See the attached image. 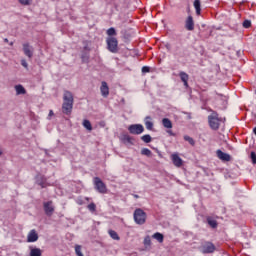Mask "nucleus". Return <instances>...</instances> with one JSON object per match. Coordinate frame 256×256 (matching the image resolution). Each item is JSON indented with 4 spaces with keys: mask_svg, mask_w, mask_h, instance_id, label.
I'll list each match as a JSON object with an SVG mask.
<instances>
[{
    "mask_svg": "<svg viewBox=\"0 0 256 256\" xmlns=\"http://www.w3.org/2000/svg\"><path fill=\"white\" fill-rule=\"evenodd\" d=\"M30 256H42L43 255V251L41 250V248H33L30 247Z\"/></svg>",
    "mask_w": 256,
    "mask_h": 256,
    "instance_id": "a211bd4d",
    "label": "nucleus"
},
{
    "mask_svg": "<svg viewBox=\"0 0 256 256\" xmlns=\"http://www.w3.org/2000/svg\"><path fill=\"white\" fill-rule=\"evenodd\" d=\"M231 160V155L225 154V161H230Z\"/></svg>",
    "mask_w": 256,
    "mask_h": 256,
    "instance_id": "ea45409f",
    "label": "nucleus"
},
{
    "mask_svg": "<svg viewBox=\"0 0 256 256\" xmlns=\"http://www.w3.org/2000/svg\"><path fill=\"white\" fill-rule=\"evenodd\" d=\"M21 66L25 67V69H27V67H29V64H27L26 60H21Z\"/></svg>",
    "mask_w": 256,
    "mask_h": 256,
    "instance_id": "58836bf2",
    "label": "nucleus"
},
{
    "mask_svg": "<svg viewBox=\"0 0 256 256\" xmlns=\"http://www.w3.org/2000/svg\"><path fill=\"white\" fill-rule=\"evenodd\" d=\"M144 125L148 131H153V119L151 116H146L144 120Z\"/></svg>",
    "mask_w": 256,
    "mask_h": 256,
    "instance_id": "f3484780",
    "label": "nucleus"
},
{
    "mask_svg": "<svg viewBox=\"0 0 256 256\" xmlns=\"http://www.w3.org/2000/svg\"><path fill=\"white\" fill-rule=\"evenodd\" d=\"M63 103L73 104L74 103L73 93H71L68 90H65L63 94Z\"/></svg>",
    "mask_w": 256,
    "mask_h": 256,
    "instance_id": "1a4fd4ad",
    "label": "nucleus"
},
{
    "mask_svg": "<svg viewBox=\"0 0 256 256\" xmlns=\"http://www.w3.org/2000/svg\"><path fill=\"white\" fill-rule=\"evenodd\" d=\"M94 187L98 193H107V185H105L103 180H101L99 177L94 178Z\"/></svg>",
    "mask_w": 256,
    "mask_h": 256,
    "instance_id": "20e7f679",
    "label": "nucleus"
},
{
    "mask_svg": "<svg viewBox=\"0 0 256 256\" xmlns=\"http://www.w3.org/2000/svg\"><path fill=\"white\" fill-rule=\"evenodd\" d=\"M0 155H3V152L0 150Z\"/></svg>",
    "mask_w": 256,
    "mask_h": 256,
    "instance_id": "de8ad7c7",
    "label": "nucleus"
},
{
    "mask_svg": "<svg viewBox=\"0 0 256 256\" xmlns=\"http://www.w3.org/2000/svg\"><path fill=\"white\" fill-rule=\"evenodd\" d=\"M144 245H145L146 247H151V236H146V237L144 238Z\"/></svg>",
    "mask_w": 256,
    "mask_h": 256,
    "instance_id": "7c9ffc66",
    "label": "nucleus"
},
{
    "mask_svg": "<svg viewBox=\"0 0 256 256\" xmlns=\"http://www.w3.org/2000/svg\"><path fill=\"white\" fill-rule=\"evenodd\" d=\"M53 115H55V113H53V110H50L48 117H53Z\"/></svg>",
    "mask_w": 256,
    "mask_h": 256,
    "instance_id": "79ce46f5",
    "label": "nucleus"
},
{
    "mask_svg": "<svg viewBox=\"0 0 256 256\" xmlns=\"http://www.w3.org/2000/svg\"><path fill=\"white\" fill-rule=\"evenodd\" d=\"M227 55L230 59H237V57H239V51H237L235 47L232 46L228 48Z\"/></svg>",
    "mask_w": 256,
    "mask_h": 256,
    "instance_id": "dca6fc26",
    "label": "nucleus"
},
{
    "mask_svg": "<svg viewBox=\"0 0 256 256\" xmlns=\"http://www.w3.org/2000/svg\"><path fill=\"white\" fill-rule=\"evenodd\" d=\"M250 157L252 159V163L255 165V163H256V154H255V152H251Z\"/></svg>",
    "mask_w": 256,
    "mask_h": 256,
    "instance_id": "e433bc0d",
    "label": "nucleus"
},
{
    "mask_svg": "<svg viewBox=\"0 0 256 256\" xmlns=\"http://www.w3.org/2000/svg\"><path fill=\"white\" fill-rule=\"evenodd\" d=\"M22 47H23L24 55H26V57L31 59L33 57V46L29 45V43H24Z\"/></svg>",
    "mask_w": 256,
    "mask_h": 256,
    "instance_id": "6e6552de",
    "label": "nucleus"
},
{
    "mask_svg": "<svg viewBox=\"0 0 256 256\" xmlns=\"http://www.w3.org/2000/svg\"><path fill=\"white\" fill-rule=\"evenodd\" d=\"M141 140L144 142V143H151L152 141V138H151V135L149 134H145L141 137Z\"/></svg>",
    "mask_w": 256,
    "mask_h": 256,
    "instance_id": "bb28decb",
    "label": "nucleus"
},
{
    "mask_svg": "<svg viewBox=\"0 0 256 256\" xmlns=\"http://www.w3.org/2000/svg\"><path fill=\"white\" fill-rule=\"evenodd\" d=\"M32 0H19V3L21 5H31Z\"/></svg>",
    "mask_w": 256,
    "mask_h": 256,
    "instance_id": "c9c22d12",
    "label": "nucleus"
},
{
    "mask_svg": "<svg viewBox=\"0 0 256 256\" xmlns=\"http://www.w3.org/2000/svg\"><path fill=\"white\" fill-rule=\"evenodd\" d=\"M206 221H207V223H208V225H210V227L212 228V229H217V220H215L213 217H211V216H208L207 218H206Z\"/></svg>",
    "mask_w": 256,
    "mask_h": 256,
    "instance_id": "6ab92c4d",
    "label": "nucleus"
},
{
    "mask_svg": "<svg viewBox=\"0 0 256 256\" xmlns=\"http://www.w3.org/2000/svg\"><path fill=\"white\" fill-rule=\"evenodd\" d=\"M179 77H180L182 83H184V87H186V88L189 87V74H187L186 72L181 71L179 73Z\"/></svg>",
    "mask_w": 256,
    "mask_h": 256,
    "instance_id": "2eb2a0df",
    "label": "nucleus"
},
{
    "mask_svg": "<svg viewBox=\"0 0 256 256\" xmlns=\"http://www.w3.org/2000/svg\"><path fill=\"white\" fill-rule=\"evenodd\" d=\"M39 185L42 187V189L45 188V183L40 182Z\"/></svg>",
    "mask_w": 256,
    "mask_h": 256,
    "instance_id": "37998d69",
    "label": "nucleus"
},
{
    "mask_svg": "<svg viewBox=\"0 0 256 256\" xmlns=\"http://www.w3.org/2000/svg\"><path fill=\"white\" fill-rule=\"evenodd\" d=\"M38 239L39 235L37 234V231L31 230L27 237L28 243H35V241H38Z\"/></svg>",
    "mask_w": 256,
    "mask_h": 256,
    "instance_id": "9b49d317",
    "label": "nucleus"
},
{
    "mask_svg": "<svg viewBox=\"0 0 256 256\" xmlns=\"http://www.w3.org/2000/svg\"><path fill=\"white\" fill-rule=\"evenodd\" d=\"M217 157L218 159H221L222 161H225V152L221 151V150H217Z\"/></svg>",
    "mask_w": 256,
    "mask_h": 256,
    "instance_id": "c756f323",
    "label": "nucleus"
},
{
    "mask_svg": "<svg viewBox=\"0 0 256 256\" xmlns=\"http://www.w3.org/2000/svg\"><path fill=\"white\" fill-rule=\"evenodd\" d=\"M72 111H73V104H69V103L62 104V113H64V115H71Z\"/></svg>",
    "mask_w": 256,
    "mask_h": 256,
    "instance_id": "ddd939ff",
    "label": "nucleus"
},
{
    "mask_svg": "<svg viewBox=\"0 0 256 256\" xmlns=\"http://www.w3.org/2000/svg\"><path fill=\"white\" fill-rule=\"evenodd\" d=\"M167 133L170 134L171 137H175V133H173L172 130H168Z\"/></svg>",
    "mask_w": 256,
    "mask_h": 256,
    "instance_id": "a19ab883",
    "label": "nucleus"
},
{
    "mask_svg": "<svg viewBox=\"0 0 256 256\" xmlns=\"http://www.w3.org/2000/svg\"><path fill=\"white\" fill-rule=\"evenodd\" d=\"M185 29L187 31H193L195 29V21H193V16H188L185 21Z\"/></svg>",
    "mask_w": 256,
    "mask_h": 256,
    "instance_id": "9d476101",
    "label": "nucleus"
},
{
    "mask_svg": "<svg viewBox=\"0 0 256 256\" xmlns=\"http://www.w3.org/2000/svg\"><path fill=\"white\" fill-rule=\"evenodd\" d=\"M15 90L17 95H25V93H27L23 85H16Z\"/></svg>",
    "mask_w": 256,
    "mask_h": 256,
    "instance_id": "b1692460",
    "label": "nucleus"
},
{
    "mask_svg": "<svg viewBox=\"0 0 256 256\" xmlns=\"http://www.w3.org/2000/svg\"><path fill=\"white\" fill-rule=\"evenodd\" d=\"M4 43H9V39L4 38Z\"/></svg>",
    "mask_w": 256,
    "mask_h": 256,
    "instance_id": "c03bdc74",
    "label": "nucleus"
},
{
    "mask_svg": "<svg viewBox=\"0 0 256 256\" xmlns=\"http://www.w3.org/2000/svg\"><path fill=\"white\" fill-rule=\"evenodd\" d=\"M152 239H156V241H158V243H163L165 236H163V234L156 232L152 235Z\"/></svg>",
    "mask_w": 256,
    "mask_h": 256,
    "instance_id": "5701e85b",
    "label": "nucleus"
},
{
    "mask_svg": "<svg viewBox=\"0 0 256 256\" xmlns=\"http://www.w3.org/2000/svg\"><path fill=\"white\" fill-rule=\"evenodd\" d=\"M128 131L132 135H141L145 131V128L141 124H132L128 127Z\"/></svg>",
    "mask_w": 256,
    "mask_h": 256,
    "instance_id": "423d86ee",
    "label": "nucleus"
},
{
    "mask_svg": "<svg viewBox=\"0 0 256 256\" xmlns=\"http://www.w3.org/2000/svg\"><path fill=\"white\" fill-rule=\"evenodd\" d=\"M243 27L244 29H249V27H251V22L249 20H245L243 22Z\"/></svg>",
    "mask_w": 256,
    "mask_h": 256,
    "instance_id": "f704fd0d",
    "label": "nucleus"
},
{
    "mask_svg": "<svg viewBox=\"0 0 256 256\" xmlns=\"http://www.w3.org/2000/svg\"><path fill=\"white\" fill-rule=\"evenodd\" d=\"M75 253L77 256H84L83 252H81V245H76L75 246Z\"/></svg>",
    "mask_w": 256,
    "mask_h": 256,
    "instance_id": "2f4dec72",
    "label": "nucleus"
},
{
    "mask_svg": "<svg viewBox=\"0 0 256 256\" xmlns=\"http://www.w3.org/2000/svg\"><path fill=\"white\" fill-rule=\"evenodd\" d=\"M122 141H123V143H128V145H133L134 139H133V137H131L130 135L124 134V135L122 136Z\"/></svg>",
    "mask_w": 256,
    "mask_h": 256,
    "instance_id": "4be33fe9",
    "label": "nucleus"
},
{
    "mask_svg": "<svg viewBox=\"0 0 256 256\" xmlns=\"http://www.w3.org/2000/svg\"><path fill=\"white\" fill-rule=\"evenodd\" d=\"M184 141H188L190 145H195V140H193V138H191L190 136H184Z\"/></svg>",
    "mask_w": 256,
    "mask_h": 256,
    "instance_id": "72a5a7b5",
    "label": "nucleus"
},
{
    "mask_svg": "<svg viewBox=\"0 0 256 256\" xmlns=\"http://www.w3.org/2000/svg\"><path fill=\"white\" fill-rule=\"evenodd\" d=\"M162 125L165 129H173V122H171L169 118H163Z\"/></svg>",
    "mask_w": 256,
    "mask_h": 256,
    "instance_id": "aec40b11",
    "label": "nucleus"
},
{
    "mask_svg": "<svg viewBox=\"0 0 256 256\" xmlns=\"http://www.w3.org/2000/svg\"><path fill=\"white\" fill-rule=\"evenodd\" d=\"M82 125L85 129H87V131H93V126L89 120H84Z\"/></svg>",
    "mask_w": 256,
    "mask_h": 256,
    "instance_id": "a878e982",
    "label": "nucleus"
},
{
    "mask_svg": "<svg viewBox=\"0 0 256 256\" xmlns=\"http://www.w3.org/2000/svg\"><path fill=\"white\" fill-rule=\"evenodd\" d=\"M43 209L47 217H52L53 214L55 213V206L53 205V201L50 200V201L44 202Z\"/></svg>",
    "mask_w": 256,
    "mask_h": 256,
    "instance_id": "39448f33",
    "label": "nucleus"
},
{
    "mask_svg": "<svg viewBox=\"0 0 256 256\" xmlns=\"http://www.w3.org/2000/svg\"><path fill=\"white\" fill-rule=\"evenodd\" d=\"M171 159L175 167H181L183 165V159L178 154H172Z\"/></svg>",
    "mask_w": 256,
    "mask_h": 256,
    "instance_id": "f8f14e48",
    "label": "nucleus"
},
{
    "mask_svg": "<svg viewBox=\"0 0 256 256\" xmlns=\"http://www.w3.org/2000/svg\"><path fill=\"white\" fill-rule=\"evenodd\" d=\"M133 216H134V221L136 225H145L147 221V213L143 211V209L137 208L134 211Z\"/></svg>",
    "mask_w": 256,
    "mask_h": 256,
    "instance_id": "f257e3e1",
    "label": "nucleus"
},
{
    "mask_svg": "<svg viewBox=\"0 0 256 256\" xmlns=\"http://www.w3.org/2000/svg\"><path fill=\"white\" fill-rule=\"evenodd\" d=\"M208 123L211 129L217 131V129H219V126L221 125V120H219V116H217L216 113H212L208 116Z\"/></svg>",
    "mask_w": 256,
    "mask_h": 256,
    "instance_id": "7ed1b4c3",
    "label": "nucleus"
},
{
    "mask_svg": "<svg viewBox=\"0 0 256 256\" xmlns=\"http://www.w3.org/2000/svg\"><path fill=\"white\" fill-rule=\"evenodd\" d=\"M149 71H151L150 67H148V66L142 67V73H149Z\"/></svg>",
    "mask_w": 256,
    "mask_h": 256,
    "instance_id": "4c0bfd02",
    "label": "nucleus"
},
{
    "mask_svg": "<svg viewBox=\"0 0 256 256\" xmlns=\"http://www.w3.org/2000/svg\"><path fill=\"white\" fill-rule=\"evenodd\" d=\"M141 154H142V155H145L146 157H151L152 152H151V150H149V148H143V149L141 150Z\"/></svg>",
    "mask_w": 256,
    "mask_h": 256,
    "instance_id": "cd10ccee",
    "label": "nucleus"
},
{
    "mask_svg": "<svg viewBox=\"0 0 256 256\" xmlns=\"http://www.w3.org/2000/svg\"><path fill=\"white\" fill-rule=\"evenodd\" d=\"M9 45H10V47H13V42H10Z\"/></svg>",
    "mask_w": 256,
    "mask_h": 256,
    "instance_id": "49530a36",
    "label": "nucleus"
},
{
    "mask_svg": "<svg viewBox=\"0 0 256 256\" xmlns=\"http://www.w3.org/2000/svg\"><path fill=\"white\" fill-rule=\"evenodd\" d=\"M111 239H114V241H119L121 238L119 237V234L115 232V230H109L108 231Z\"/></svg>",
    "mask_w": 256,
    "mask_h": 256,
    "instance_id": "393cba45",
    "label": "nucleus"
},
{
    "mask_svg": "<svg viewBox=\"0 0 256 256\" xmlns=\"http://www.w3.org/2000/svg\"><path fill=\"white\" fill-rule=\"evenodd\" d=\"M107 35H109V37H113V35H117V32L115 31V28H109L107 30Z\"/></svg>",
    "mask_w": 256,
    "mask_h": 256,
    "instance_id": "473e14b6",
    "label": "nucleus"
},
{
    "mask_svg": "<svg viewBox=\"0 0 256 256\" xmlns=\"http://www.w3.org/2000/svg\"><path fill=\"white\" fill-rule=\"evenodd\" d=\"M201 251L204 255H207L209 253H215V245L211 242H206L202 245Z\"/></svg>",
    "mask_w": 256,
    "mask_h": 256,
    "instance_id": "0eeeda50",
    "label": "nucleus"
},
{
    "mask_svg": "<svg viewBox=\"0 0 256 256\" xmlns=\"http://www.w3.org/2000/svg\"><path fill=\"white\" fill-rule=\"evenodd\" d=\"M102 97H109V86L107 82L103 81L100 87Z\"/></svg>",
    "mask_w": 256,
    "mask_h": 256,
    "instance_id": "4468645a",
    "label": "nucleus"
},
{
    "mask_svg": "<svg viewBox=\"0 0 256 256\" xmlns=\"http://www.w3.org/2000/svg\"><path fill=\"white\" fill-rule=\"evenodd\" d=\"M107 48L110 53H117L119 51V42L115 37H108L106 40Z\"/></svg>",
    "mask_w": 256,
    "mask_h": 256,
    "instance_id": "f03ea898",
    "label": "nucleus"
},
{
    "mask_svg": "<svg viewBox=\"0 0 256 256\" xmlns=\"http://www.w3.org/2000/svg\"><path fill=\"white\" fill-rule=\"evenodd\" d=\"M87 209H89L91 213H95L97 211V205H95V203L92 202L87 206Z\"/></svg>",
    "mask_w": 256,
    "mask_h": 256,
    "instance_id": "c85d7f7f",
    "label": "nucleus"
},
{
    "mask_svg": "<svg viewBox=\"0 0 256 256\" xmlns=\"http://www.w3.org/2000/svg\"><path fill=\"white\" fill-rule=\"evenodd\" d=\"M194 9L196 11V15H201V0H195L194 3Z\"/></svg>",
    "mask_w": 256,
    "mask_h": 256,
    "instance_id": "412c9836",
    "label": "nucleus"
},
{
    "mask_svg": "<svg viewBox=\"0 0 256 256\" xmlns=\"http://www.w3.org/2000/svg\"><path fill=\"white\" fill-rule=\"evenodd\" d=\"M135 199H139V195L134 194Z\"/></svg>",
    "mask_w": 256,
    "mask_h": 256,
    "instance_id": "a18cd8bd",
    "label": "nucleus"
}]
</instances>
